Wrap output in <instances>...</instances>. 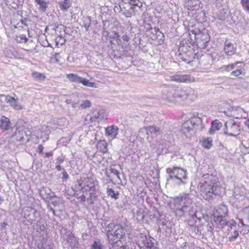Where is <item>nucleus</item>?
<instances>
[{
  "instance_id": "obj_32",
  "label": "nucleus",
  "mask_w": 249,
  "mask_h": 249,
  "mask_svg": "<svg viewBox=\"0 0 249 249\" xmlns=\"http://www.w3.org/2000/svg\"><path fill=\"white\" fill-rule=\"evenodd\" d=\"M91 106V103L89 100H83L79 105L80 108H89Z\"/></svg>"
},
{
  "instance_id": "obj_18",
  "label": "nucleus",
  "mask_w": 249,
  "mask_h": 249,
  "mask_svg": "<svg viewBox=\"0 0 249 249\" xmlns=\"http://www.w3.org/2000/svg\"><path fill=\"white\" fill-rule=\"evenodd\" d=\"M67 242L69 243L71 248H78L79 246L78 240L72 233L68 235Z\"/></svg>"
},
{
  "instance_id": "obj_43",
  "label": "nucleus",
  "mask_w": 249,
  "mask_h": 249,
  "mask_svg": "<svg viewBox=\"0 0 249 249\" xmlns=\"http://www.w3.org/2000/svg\"><path fill=\"white\" fill-rule=\"evenodd\" d=\"M194 90L191 88H188L185 90H184L183 91L181 92V94H178V95L181 98H182L183 96V93L186 92L187 93H190L191 92H194Z\"/></svg>"
},
{
  "instance_id": "obj_8",
  "label": "nucleus",
  "mask_w": 249,
  "mask_h": 249,
  "mask_svg": "<svg viewBox=\"0 0 249 249\" xmlns=\"http://www.w3.org/2000/svg\"><path fill=\"white\" fill-rule=\"evenodd\" d=\"M139 133L142 135L145 133L147 136V139H148L149 136H157L163 134V132L160 128L155 125H152L141 128L139 130Z\"/></svg>"
},
{
  "instance_id": "obj_13",
  "label": "nucleus",
  "mask_w": 249,
  "mask_h": 249,
  "mask_svg": "<svg viewBox=\"0 0 249 249\" xmlns=\"http://www.w3.org/2000/svg\"><path fill=\"white\" fill-rule=\"evenodd\" d=\"M118 128L115 125L107 127L106 129V134L112 139L115 138L118 134Z\"/></svg>"
},
{
  "instance_id": "obj_25",
  "label": "nucleus",
  "mask_w": 249,
  "mask_h": 249,
  "mask_svg": "<svg viewBox=\"0 0 249 249\" xmlns=\"http://www.w3.org/2000/svg\"><path fill=\"white\" fill-rule=\"evenodd\" d=\"M35 2L39 5V10L41 12H45L47 8L48 2L44 0H35Z\"/></svg>"
},
{
  "instance_id": "obj_6",
  "label": "nucleus",
  "mask_w": 249,
  "mask_h": 249,
  "mask_svg": "<svg viewBox=\"0 0 249 249\" xmlns=\"http://www.w3.org/2000/svg\"><path fill=\"white\" fill-rule=\"evenodd\" d=\"M224 133L230 136H236L240 133L239 125L233 120H229L225 124Z\"/></svg>"
},
{
  "instance_id": "obj_35",
  "label": "nucleus",
  "mask_w": 249,
  "mask_h": 249,
  "mask_svg": "<svg viewBox=\"0 0 249 249\" xmlns=\"http://www.w3.org/2000/svg\"><path fill=\"white\" fill-rule=\"evenodd\" d=\"M103 246L99 241H95L91 246V249H103Z\"/></svg>"
},
{
  "instance_id": "obj_56",
  "label": "nucleus",
  "mask_w": 249,
  "mask_h": 249,
  "mask_svg": "<svg viewBox=\"0 0 249 249\" xmlns=\"http://www.w3.org/2000/svg\"><path fill=\"white\" fill-rule=\"evenodd\" d=\"M186 1V5H187V3H189V2H191L193 0H185Z\"/></svg>"
},
{
  "instance_id": "obj_1",
  "label": "nucleus",
  "mask_w": 249,
  "mask_h": 249,
  "mask_svg": "<svg viewBox=\"0 0 249 249\" xmlns=\"http://www.w3.org/2000/svg\"><path fill=\"white\" fill-rule=\"evenodd\" d=\"M200 196L206 200H210L221 193V188L218 178L213 175H204L198 185Z\"/></svg>"
},
{
  "instance_id": "obj_3",
  "label": "nucleus",
  "mask_w": 249,
  "mask_h": 249,
  "mask_svg": "<svg viewBox=\"0 0 249 249\" xmlns=\"http://www.w3.org/2000/svg\"><path fill=\"white\" fill-rule=\"evenodd\" d=\"M107 236L109 242L114 244L118 241L122 243L125 234L122 225L110 223L107 227Z\"/></svg>"
},
{
  "instance_id": "obj_45",
  "label": "nucleus",
  "mask_w": 249,
  "mask_h": 249,
  "mask_svg": "<svg viewBox=\"0 0 249 249\" xmlns=\"http://www.w3.org/2000/svg\"><path fill=\"white\" fill-rule=\"evenodd\" d=\"M88 22L87 23H84V26L87 31L89 30V27L90 24V20L89 18H88Z\"/></svg>"
},
{
  "instance_id": "obj_11",
  "label": "nucleus",
  "mask_w": 249,
  "mask_h": 249,
  "mask_svg": "<svg viewBox=\"0 0 249 249\" xmlns=\"http://www.w3.org/2000/svg\"><path fill=\"white\" fill-rule=\"evenodd\" d=\"M196 38L198 44L203 48L206 47V44L210 41L209 36L207 32L199 33L197 35Z\"/></svg>"
},
{
  "instance_id": "obj_15",
  "label": "nucleus",
  "mask_w": 249,
  "mask_h": 249,
  "mask_svg": "<svg viewBox=\"0 0 249 249\" xmlns=\"http://www.w3.org/2000/svg\"><path fill=\"white\" fill-rule=\"evenodd\" d=\"M228 213V208L225 205H221L213 212V215L226 216Z\"/></svg>"
},
{
  "instance_id": "obj_60",
  "label": "nucleus",
  "mask_w": 249,
  "mask_h": 249,
  "mask_svg": "<svg viewBox=\"0 0 249 249\" xmlns=\"http://www.w3.org/2000/svg\"><path fill=\"white\" fill-rule=\"evenodd\" d=\"M55 201L53 202V203L54 205L55 204Z\"/></svg>"
},
{
  "instance_id": "obj_44",
  "label": "nucleus",
  "mask_w": 249,
  "mask_h": 249,
  "mask_svg": "<svg viewBox=\"0 0 249 249\" xmlns=\"http://www.w3.org/2000/svg\"><path fill=\"white\" fill-rule=\"evenodd\" d=\"M197 219H198L199 220H200L199 219H195V220H193L192 218H190V219L188 220V224L191 227H195L194 225L195 224V223H196V220Z\"/></svg>"
},
{
  "instance_id": "obj_53",
  "label": "nucleus",
  "mask_w": 249,
  "mask_h": 249,
  "mask_svg": "<svg viewBox=\"0 0 249 249\" xmlns=\"http://www.w3.org/2000/svg\"><path fill=\"white\" fill-rule=\"evenodd\" d=\"M106 176L107 177V178H109L110 181L111 182H113V181L112 179H111V178H111L110 176V175H109L107 172H106Z\"/></svg>"
},
{
  "instance_id": "obj_14",
  "label": "nucleus",
  "mask_w": 249,
  "mask_h": 249,
  "mask_svg": "<svg viewBox=\"0 0 249 249\" xmlns=\"http://www.w3.org/2000/svg\"><path fill=\"white\" fill-rule=\"evenodd\" d=\"M87 184L86 178H81L77 181L75 187L76 189L81 190L83 193H85L88 191L87 190Z\"/></svg>"
},
{
  "instance_id": "obj_62",
  "label": "nucleus",
  "mask_w": 249,
  "mask_h": 249,
  "mask_svg": "<svg viewBox=\"0 0 249 249\" xmlns=\"http://www.w3.org/2000/svg\"><path fill=\"white\" fill-rule=\"evenodd\" d=\"M248 220H249L248 224H249V218H248Z\"/></svg>"
},
{
  "instance_id": "obj_17",
  "label": "nucleus",
  "mask_w": 249,
  "mask_h": 249,
  "mask_svg": "<svg viewBox=\"0 0 249 249\" xmlns=\"http://www.w3.org/2000/svg\"><path fill=\"white\" fill-rule=\"evenodd\" d=\"M222 127L221 123L218 120H215L212 122L211 127L209 132L210 134H213L215 131L219 130Z\"/></svg>"
},
{
  "instance_id": "obj_54",
  "label": "nucleus",
  "mask_w": 249,
  "mask_h": 249,
  "mask_svg": "<svg viewBox=\"0 0 249 249\" xmlns=\"http://www.w3.org/2000/svg\"><path fill=\"white\" fill-rule=\"evenodd\" d=\"M56 169L58 171H60V170H61L62 169V168H61V166L60 165H56Z\"/></svg>"
},
{
  "instance_id": "obj_42",
  "label": "nucleus",
  "mask_w": 249,
  "mask_h": 249,
  "mask_svg": "<svg viewBox=\"0 0 249 249\" xmlns=\"http://www.w3.org/2000/svg\"><path fill=\"white\" fill-rule=\"evenodd\" d=\"M237 110L240 113V117L246 118L247 116V114L242 108H238Z\"/></svg>"
},
{
  "instance_id": "obj_49",
  "label": "nucleus",
  "mask_w": 249,
  "mask_h": 249,
  "mask_svg": "<svg viewBox=\"0 0 249 249\" xmlns=\"http://www.w3.org/2000/svg\"><path fill=\"white\" fill-rule=\"evenodd\" d=\"M231 226H235L236 225V222L234 220H231L230 222Z\"/></svg>"
},
{
  "instance_id": "obj_27",
  "label": "nucleus",
  "mask_w": 249,
  "mask_h": 249,
  "mask_svg": "<svg viewBox=\"0 0 249 249\" xmlns=\"http://www.w3.org/2000/svg\"><path fill=\"white\" fill-rule=\"evenodd\" d=\"M97 148L100 151L104 153H106L107 151V143L105 141H101L97 144Z\"/></svg>"
},
{
  "instance_id": "obj_9",
  "label": "nucleus",
  "mask_w": 249,
  "mask_h": 249,
  "mask_svg": "<svg viewBox=\"0 0 249 249\" xmlns=\"http://www.w3.org/2000/svg\"><path fill=\"white\" fill-rule=\"evenodd\" d=\"M0 101H4L15 110L22 109L21 105L18 102V98L15 99L9 95H0Z\"/></svg>"
},
{
  "instance_id": "obj_58",
  "label": "nucleus",
  "mask_w": 249,
  "mask_h": 249,
  "mask_svg": "<svg viewBox=\"0 0 249 249\" xmlns=\"http://www.w3.org/2000/svg\"><path fill=\"white\" fill-rule=\"evenodd\" d=\"M248 142V148H249V140L247 141Z\"/></svg>"
},
{
  "instance_id": "obj_57",
  "label": "nucleus",
  "mask_w": 249,
  "mask_h": 249,
  "mask_svg": "<svg viewBox=\"0 0 249 249\" xmlns=\"http://www.w3.org/2000/svg\"><path fill=\"white\" fill-rule=\"evenodd\" d=\"M7 223H5V222H3L2 224V227H5L6 225H7Z\"/></svg>"
},
{
  "instance_id": "obj_4",
  "label": "nucleus",
  "mask_w": 249,
  "mask_h": 249,
  "mask_svg": "<svg viewBox=\"0 0 249 249\" xmlns=\"http://www.w3.org/2000/svg\"><path fill=\"white\" fill-rule=\"evenodd\" d=\"M202 119L198 117H194L189 121L184 122L182 125V131L184 133L193 131L195 133L197 130L202 131L204 126L202 124Z\"/></svg>"
},
{
  "instance_id": "obj_21",
  "label": "nucleus",
  "mask_w": 249,
  "mask_h": 249,
  "mask_svg": "<svg viewBox=\"0 0 249 249\" xmlns=\"http://www.w3.org/2000/svg\"><path fill=\"white\" fill-rule=\"evenodd\" d=\"M104 116L105 115L103 111H98L93 113L92 115L90 118V120L91 122H96L98 120L103 119Z\"/></svg>"
},
{
  "instance_id": "obj_7",
  "label": "nucleus",
  "mask_w": 249,
  "mask_h": 249,
  "mask_svg": "<svg viewBox=\"0 0 249 249\" xmlns=\"http://www.w3.org/2000/svg\"><path fill=\"white\" fill-rule=\"evenodd\" d=\"M154 238L149 235L141 234L138 240V244L141 249H151L153 247Z\"/></svg>"
},
{
  "instance_id": "obj_26",
  "label": "nucleus",
  "mask_w": 249,
  "mask_h": 249,
  "mask_svg": "<svg viewBox=\"0 0 249 249\" xmlns=\"http://www.w3.org/2000/svg\"><path fill=\"white\" fill-rule=\"evenodd\" d=\"M67 78L71 82L79 83V80L81 79V77L78 76L77 74L70 73L66 76Z\"/></svg>"
},
{
  "instance_id": "obj_28",
  "label": "nucleus",
  "mask_w": 249,
  "mask_h": 249,
  "mask_svg": "<svg viewBox=\"0 0 249 249\" xmlns=\"http://www.w3.org/2000/svg\"><path fill=\"white\" fill-rule=\"evenodd\" d=\"M87 181V190L89 191L92 190L95 187V183L93 178H86Z\"/></svg>"
},
{
  "instance_id": "obj_33",
  "label": "nucleus",
  "mask_w": 249,
  "mask_h": 249,
  "mask_svg": "<svg viewBox=\"0 0 249 249\" xmlns=\"http://www.w3.org/2000/svg\"><path fill=\"white\" fill-rule=\"evenodd\" d=\"M242 62L241 61H237L236 63L232 64H230L228 65L224 66L223 68L226 71H230L232 70L235 66L239 64H242Z\"/></svg>"
},
{
  "instance_id": "obj_50",
  "label": "nucleus",
  "mask_w": 249,
  "mask_h": 249,
  "mask_svg": "<svg viewBox=\"0 0 249 249\" xmlns=\"http://www.w3.org/2000/svg\"><path fill=\"white\" fill-rule=\"evenodd\" d=\"M57 160L59 163L63 162L64 161L60 157L57 158Z\"/></svg>"
},
{
  "instance_id": "obj_31",
  "label": "nucleus",
  "mask_w": 249,
  "mask_h": 249,
  "mask_svg": "<svg viewBox=\"0 0 249 249\" xmlns=\"http://www.w3.org/2000/svg\"><path fill=\"white\" fill-rule=\"evenodd\" d=\"M79 83H82L83 85L89 87H95L94 83L90 82L89 80L81 77L79 80Z\"/></svg>"
},
{
  "instance_id": "obj_30",
  "label": "nucleus",
  "mask_w": 249,
  "mask_h": 249,
  "mask_svg": "<svg viewBox=\"0 0 249 249\" xmlns=\"http://www.w3.org/2000/svg\"><path fill=\"white\" fill-rule=\"evenodd\" d=\"M107 193L108 196H110L112 198L117 199L119 197V193L115 192L112 188H107Z\"/></svg>"
},
{
  "instance_id": "obj_36",
  "label": "nucleus",
  "mask_w": 249,
  "mask_h": 249,
  "mask_svg": "<svg viewBox=\"0 0 249 249\" xmlns=\"http://www.w3.org/2000/svg\"><path fill=\"white\" fill-rule=\"evenodd\" d=\"M199 0H193L191 2H189V3H187L186 5L188 7H190V8L196 7L200 4Z\"/></svg>"
},
{
  "instance_id": "obj_59",
  "label": "nucleus",
  "mask_w": 249,
  "mask_h": 249,
  "mask_svg": "<svg viewBox=\"0 0 249 249\" xmlns=\"http://www.w3.org/2000/svg\"><path fill=\"white\" fill-rule=\"evenodd\" d=\"M81 197H82V198H85V196H84V195H82V196H81Z\"/></svg>"
},
{
  "instance_id": "obj_16",
  "label": "nucleus",
  "mask_w": 249,
  "mask_h": 249,
  "mask_svg": "<svg viewBox=\"0 0 249 249\" xmlns=\"http://www.w3.org/2000/svg\"><path fill=\"white\" fill-rule=\"evenodd\" d=\"M224 51L227 55H231L234 53L235 51V47L233 44L226 41L225 43Z\"/></svg>"
},
{
  "instance_id": "obj_20",
  "label": "nucleus",
  "mask_w": 249,
  "mask_h": 249,
  "mask_svg": "<svg viewBox=\"0 0 249 249\" xmlns=\"http://www.w3.org/2000/svg\"><path fill=\"white\" fill-rule=\"evenodd\" d=\"M200 142L202 146L206 149H210L213 145V140L211 137L203 138Z\"/></svg>"
},
{
  "instance_id": "obj_38",
  "label": "nucleus",
  "mask_w": 249,
  "mask_h": 249,
  "mask_svg": "<svg viewBox=\"0 0 249 249\" xmlns=\"http://www.w3.org/2000/svg\"><path fill=\"white\" fill-rule=\"evenodd\" d=\"M125 243L126 242L124 238V240H122V243H120V242L118 241V242L116 243L117 244L118 246L120 247V249H128V247L124 244V243Z\"/></svg>"
},
{
  "instance_id": "obj_10",
  "label": "nucleus",
  "mask_w": 249,
  "mask_h": 249,
  "mask_svg": "<svg viewBox=\"0 0 249 249\" xmlns=\"http://www.w3.org/2000/svg\"><path fill=\"white\" fill-rule=\"evenodd\" d=\"M170 79L178 83H190L195 81V78L188 74L173 75L170 77Z\"/></svg>"
},
{
  "instance_id": "obj_61",
  "label": "nucleus",
  "mask_w": 249,
  "mask_h": 249,
  "mask_svg": "<svg viewBox=\"0 0 249 249\" xmlns=\"http://www.w3.org/2000/svg\"><path fill=\"white\" fill-rule=\"evenodd\" d=\"M126 17H129L130 16H128L127 15H125Z\"/></svg>"
},
{
  "instance_id": "obj_5",
  "label": "nucleus",
  "mask_w": 249,
  "mask_h": 249,
  "mask_svg": "<svg viewBox=\"0 0 249 249\" xmlns=\"http://www.w3.org/2000/svg\"><path fill=\"white\" fill-rule=\"evenodd\" d=\"M166 172L170 175L169 178L170 179L178 180V183L179 184L180 183H183L182 180L186 178V171L180 168H167Z\"/></svg>"
},
{
  "instance_id": "obj_39",
  "label": "nucleus",
  "mask_w": 249,
  "mask_h": 249,
  "mask_svg": "<svg viewBox=\"0 0 249 249\" xmlns=\"http://www.w3.org/2000/svg\"><path fill=\"white\" fill-rule=\"evenodd\" d=\"M243 71L241 69H239L232 71L231 73V75L236 77L240 75V74H243Z\"/></svg>"
},
{
  "instance_id": "obj_47",
  "label": "nucleus",
  "mask_w": 249,
  "mask_h": 249,
  "mask_svg": "<svg viewBox=\"0 0 249 249\" xmlns=\"http://www.w3.org/2000/svg\"><path fill=\"white\" fill-rule=\"evenodd\" d=\"M43 148L44 147L42 145L40 144L38 145V150L40 153H43Z\"/></svg>"
},
{
  "instance_id": "obj_52",
  "label": "nucleus",
  "mask_w": 249,
  "mask_h": 249,
  "mask_svg": "<svg viewBox=\"0 0 249 249\" xmlns=\"http://www.w3.org/2000/svg\"><path fill=\"white\" fill-rule=\"evenodd\" d=\"M244 124L249 128V118L245 122Z\"/></svg>"
},
{
  "instance_id": "obj_34",
  "label": "nucleus",
  "mask_w": 249,
  "mask_h": 249,
  "mask_svg": "<svg viewBox=\"0 0 249 249\" xmlns=\"http://www.w3.org/2000/svg\"><path fill=\"white\" fill-rule=\"evenodd\" d=\"M129 3L134 6L138 7L139 8L142 6V4L140 0H129Z\"/></svg>"
},
{
  "instance_id": "obj_12",
  "label": "nucleus",
  "mask_w": 249,
  "mask_h": 249,
  "mask_svg": "<svg viewBox=\"0 0 249 249\" xmlns=\"http://www.w3.org/2000/svg\"><path fill=\"white\" fill-rule=\"evenodd\" d=\"M11 127V124L10 120L4 116H2L0 119V128L4 130H8Z\"/></svg>"
},
{
  "instance_id": "obj_48",
  "label": "nucleus",
  "mask_w": 249,
  "mask_h": 249,
  "mask_svg": "<svg viewBox=\"0 0 249 249\" xmlns=\"http://www.w3.org/2000/svg\"><path fill=\"white\" fill-rule=\"evenodd\" d=\"M122 39L124 41H128L129 40V37L127 36L124 35V36H123Z\"/></svg>"
},
{
  "instance_id": "obj_37",
  "label": "nucleus",
  "mask_w": 249,
  "mask_h": 249,
  "mask_svg": "<svg viewBox=\"0 0 249 249\" xmlns=\"http://www.w3.org/2000/svg\"><path fill=\"white\" fill-rule=\"evenodd\" d=\"M191 230L196 234H200L201 233V231L202 230L201 227H198L196 226L191 227Z\"/></svg>"
},
{
  "instance_id": "obj_46",
  "label": "nucleus",
  "mask_w": 249,
  "mask_h": 249,
  "mask_svg": "<svg viewBox=\"0 0 249 249\" xmlns=\"http://www.w3.org/2000/svg\"><path fill=\"white\" fill-rule=\"evenodd\" d=\"M62 174H63L62 178L63 179H67L69 178V175H68V173L65 171H64L63 172Z\"/></svg>"
},
{
  "instance_id": "obj_55",
  "label": "nucleus",
  "mask_w": 249,
  "mask_h": 249,
  "mask_svg": "<svg viewBox=\"0 0 249 249\" xmlns=\"http://www.w3.org/2000/svg\"><path fill=\"white\" fill-rule=\"evenodd\" d=\"M50 210L53 213V214L54 215H55V211H54V210L53 208H50Z\"/></svg>"
},
{
  "instance_id": "obj_23",
  "label": "nucleus",
  "mask_w": 249,
  "mask_h": 249,
  "mask_svg": "<svg viewBox=\"0 0 249 249\" xmlns=\"http://www.w3.org/2000/svg\"><path fill=\"white\" fill-rule=\"evenodd\" d=\"M27 212H30L31 213L34 214L36 213V210L35 209L32 208V207H28L26 208V209L24 211V216L26 218H28L29 220H32V221L35 220L34 216H33L32 217H30V216H31L30 214L27 213Z\"/></svg>"
},
{
  "instance_id": "obj_24",
  "label": "nucleus",
  "mask_w": 249,
  "mask_h": 249,
  "mask_svg": "<svg viewBox=\"0 0 249 249\" xmlns=\"http://www.w3.org/2000/svg\"><path fill=\"white\" fill-rule=\"evenodd\" d=\"M116 165H113L111 166L110 169V171L111 174L116 177V178H114L113 179L115 180L116 182H118V181H121V178L119 177V172L118 169L116 168ZM117 167H120V166H117Z\"/></svg>"
},
{
  "instance_id": "obj_29",
  "label": "nucleus",
  "mask_w": 249,
  "mask_h": 249,
  "mask_svg": "<svg viewBox=\"0 0 249 249\" xmlns=\"http://www.w3.org/2000/svg\"><path fill=\"white\" fill-rule=\"evenodd\" d=\"M32 76L34 79L38 81H43L46 78L44 74L36 71L32 73Z\"/></svg>"
},
{
  "instance_id": "obj_22",
  "label": "nucleus",
  "mask_w": 249,
  "mask_h": 249,
  "mask_svg": "<svg viewBox=\"0 0 249 249\" xmlns=\"http://www.w3.org/2000/svg\"><path fill=\"white\" fill-rule=\"evenodd\" d=\"M213 220L218 226H223L227 224L225 216L213 215Z\"/></svg>"
},
{
  "instance_id": "obj_40",
  "label": "nucleus",
  "mask_w": 249,
  "mask_h": 249,
  "mask_svg": "<svg viewBox=\"0 0 249 249\" xmlns=\"http://www.w3.org/2000/svg\"><path fill=\"white\" fill-rule=\"evenodd\" d=\"M66 102L67 104H71V107L73 108H80L79 106L80 104L78 102H71L70 100H67Z\"/></svg>"
},
{
  "instance_id": "obj_19",
  "label": "nucleus",
  "mask_w": 249,
  "mask_h": 249,
  "mask_svg": "<svg viewBox=\"0 0 249 249\" xmlns=\"http://www.w3.org/2000/svg\"><path fill=\"white\" fill-rule=\"evenodd\" d=\"M57 3L61 10L67 11L71 6L70 0H60Z\"/></svg>"
},
{
  "instance_id": "obj_51",
  "label": "nucleus",
  "mask_w": 249,
  "mask_h": 249,
  "mask_svg": "<svg viewBox=\"0 0 249 249\" xmlns=\"http://www.w3.org/2000/svg\"><path fill=\"white\" fill-rule=\"evenodd\" d=\"M53 154L51 152H46L45 153V156L46 157H50L52 156Z\"/></svg>"
},
{
  "instance_id": "obj_2",
  "label": "nucleus",
  "mask_w": 249,
  "mask_h": 249,
  "mask_svg": "<svg viewBox=\"0 0 249 249\" xmlns=\"http://www.w3.org/2000/svg\"><path fill=\"white\" fill-rule=\"evenodd\" d=\"M173 210L176 216L181 217L188 213L193 220L198 219L196 216V207L192 203L191 196L188 194L181 195L174 199Z\"/></svg>"
},
{
  "instance_id": "obj_41",
  "label": "nucleus",
  "mask_w": 249,
  "mask_h": 249,
  "mask_svg": "<svg viewBox=\"0 0 249 249\" xmlns=\"http://www.w3.org/2000/svg\"><path fill=\"white\" fill-rule=\"evenodd\" d=\"M238 235H239V233H238V231H235L233 233V235L229 238V241L230 242L233 241L234 240H235L238 237Z\"/></svg>"
}]
</instances>
